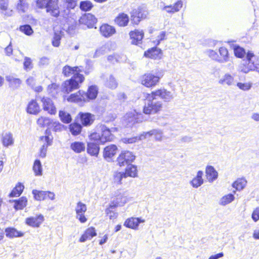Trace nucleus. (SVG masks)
I'll list each match as a JSON object with an SVG mask.
<instances>
[{
    "instance_id": "49530a36",
    "label": "nucleus",
    "mask_w": 259,
    "mask_h": 259,
    "mask_svg": "<svg viewBox=\"0 0 259 259\" xmlns=\"http://www.w3.org/2000/svg\"><path fill=\"white\" fill-rule=\"evenodd\" d=\"M32 169L35 176H39L42 175V169L40 161L38 159H36L32 166Z\"/></svg>"
},
{
    "instance_id": "5701e85b",
    "label": "nucleus",
    "mask_w": 259,
    "mask_h": 259,
    "mask_svg": "<svg viewBox=\"0 0 259 259\" xmlns=\"http://www.w3.org/2000/svg\"><path fill=\"white\" fill-rule=\"evenodd\" d=\"M97 235V230L94 227L91 226L87 228L79 237V242H84L87 240L92 239Z\"/></svg>"
},
{
    "instance_id": "e433bc0d",
    "label": "nucleus",
    "mask_w": 259,
    "mask_h": 259,
    "mask_svg": "<svg viewBox=\"0 0 259 259\" xmlns=\"http://www.w3.org/2000/svg\"><path fill=\"white\" fill-rule=\"evenodd\" d=\"M70 148L74 152L79 153L84 151L85 144L82 142L75 141L70 144Z\"/></svg>"
},
{
    "instance_id": "1a4fd4ad",
    "label": "nucleus",
    "mask_w": 259,
    "mask_h": 259,
    "mask_svg": "<svg viewBox=\"0 0 259 259\" xmlns=\"http://www.w3.org/2000/svg\"><path fill=\"white\" fill-rule=\"evenodd\" d=\"M207 55L212 60L220 63H223L228 61L229 53L227 49L224 47H220L219 53L213 50L207 51Z\"/></svg>"
},
{
    "instance_id": "6ab92c4d",
    "label": "nucleus",
    "mask_w": 259,
    "mask_h": 259,
    "mask_svg": "<svg viewBox=\"0 0 259 259\" xmlns=\"http://www.w3.org/2000/svg\"><path fill=\"white\" fill-rule=\"evenodd\" d=\"M34 198L37 201H43L46 199L53 200L55 199V194L50 191H38L33 190L32 191Z\"/></svg>"
},
{
    "instance_id": "9b49d317",
    "label": "nucleus",
    "mask_w": 259,
    "mask_h": 259,
    "mask_svg": "<svg viewBox=\"0 0 259 259\" xmlns=\"http://www.w3.org/2000/svg\"><path fill=\"white\" fill-rule=\"evenodd\" d=\"M135 158L133 152L127 150L122 151L116 159L117 164L120 167L129 165L135 160Z\"/></svg>"
},
{
    "instance_id": "c85d7f7f",
    "label": "nucleus",
    "mask_w": 259,
    "mask_h": 259,
    "mask_svg": "<svg viewBox=\"0 0 259 259\" xmlns=\"http://www.w3.org/2000/svg\"><path fill=\"white\" fill-rule=\"evenodd\" d=\"M183 1L181 0H179L172 5L164 6L163 7V9L165 10L167 13L174 14L180 11V10L183 7Z\"/></svg>"
},
{
    "instance_id": "de8ad7c7",
    "label": "nucleus",
    "mask_w": 259,
    "mask_h": 259,
    "mask_svg": "<svg viewBox=\"0 0 259 259\" xmlns=\"http://www.w3.org/2000/svg\"><path fill=\"white\" fill-rule=\"evenodd\" d=\"M117 207H114L109 203L107 207L105 209V213L110 220L114 219L117 217V213L114 210Z\"/></svg>"
},
{
    "instance_id": "cd10ccee",
    "label": "nucleus",
    "mask_w": 259,
    "mask_h": 259,
    "mask_svg": "<svg viewBox=\"0 0 259 259\" xmlns=\"http://www.w3.org/2000/svg\"><path fill=\"white\" fill-rule=\"evenodd\" d=\"M141 114L136 112L135 110L128 112L125 115V120L127 123L134 124L139 122Z\"/></svg>"
},
{
    "instance_id": "8fccbe9b",
    "label": "nucleus",
    "mask_w": 259,
    "mask_h": 259,
    "mask_svg": "<svg viewBox=\"0 0 259 259\" xmlns=\"http://www.w3.org/2000/svg\"><path fill=\"white\" fill-rule=\"evenodd\" d=\"M7 80L9 82L10 87L12 88L19 87L22 82L19 78H14L11 76L7 77Z\"/></svg>"
},
{
    "instance_id": "bf43d9fd",
    "label": "nucleus",
    "mask_w": 259,
    "mask_h": 259,
    "mask_svg": "<svg viewBox=\"0 0 259 259\" xmlns=\"http://www.w3.org/2000/svg\"><path fill=\"white\" fill-rule=\"evenodd\" d=\"M106 83L108 87L111 89H114L117 86V82L116 79L112 75L107 79Z\"/></svg>"
},
{
    "instance_id": "dca6fc26",
    "label": "nucleus",
    "mask_w": 259,
    "mask_h": 259,
    "mask_svg": "<svg viewBox=\"0 0 259 259\" xmlns=\"http://www.w3.org/2000/svg\"><path fill=\"white\" fill-rule=\"evenodd\" d=\"M130 38L131 40V44L133 45L138 46L142 43L144 37V32L143 30L135 29L129 32Z\"/></svg>"
},
{
    "instance_id": "f704fd0d",
    "label": "nucleus",
    "mask_w": 259,
    "mask_h": 259,
    "mask_svg": "<svg viewBox=\"0 0 259 259\" xmlns=\"http://www.w3.org/2000/svg\"><path fill=\"white\" fill-rule=\"evenodd\" d=\"M53 137L51 131L47 129L45 132V136L39 137V140L44 143V145L51 146L53 143Z\"/></svg>"
},
{
    "instance_id": "37998d69",
    "label": "nucleus",
    "mask_w": 259,
    "mask_h": 259,
    "mask_svg": "<svg viewBox=\"0 0 259 259\" xmlns=\"http://www.w3.org/2000/svg\"><path fill=\"white\" fill-rule=\"evenodd\" d=\"M2 142L5 147H8L13 145L14 140L12 135L10 133H6L3 134Z\"/></svg>"
},
{
    "instance_id": "4be33fe9",
    "label": "nucleus",
    "mask_w": 259,
    "mask_h": 259,
    "mask_svg": "<svg viewBox=\"0 0 259 259\" xmlns=\"http://www.w3.org/2000/svg\"><path fill=\"white\" fill-rule=\"evenodd\" d=\"M67 101L69 103L78 104L83 105L85 103L83 97V91L78 90L75 93L71 94L67 98Z\"/></svg>"
},
{
    "instance_id": "7c9ffc66",
    "label": "nucleus",
    "mask_w": 259,
    "mask_h": 259,
    "mask_svg": "<svg viewBox=\"0 0 259 259\" xmlns=\"http://www.w3.org/2000/svg\"><path fill=\"white\" fill-rule=\"evenodd\" d=\"M100 150V146L97 143L89 142L87 144V152L90 156L98 157Z\"/></svg>"
},
{
    "instance_id": "0e129e2a",
    "label": "nucleus",
    "mask_w": 259,
    "mask_h": 259,
    "mask_svg": "<svg viewBox=\"0 0 259 259\" xmlns=\"http://www.w3.org/2000/svg\"><path fill=\"white\" fill-rule=\"evenodd\" d=\"M48 146L42 145L41 148L40 149L38 156L40 158H45L46 156L47 148Z\"/></svg>"
},
{
    "instance_id": "f3484780",
    "label": "nucleus",
    "mask_w": 259,
    "mask_h": 259,
    "mask_svg": "<svg viewBox=\"0 0 259 259\" xmlns=\"http://www.w3.org/2000/svg\"><path fill=\"white\" fill-rule=\"evenodd\" d=\"M45 218L42 214H38L35 216H30L25 220V224L33 228H38L44 222Z\"/></svg>"
},
{
    "instance_id": "f8f14e48",
    "label": "nucleus",
    "mask_w": 259,
    "mask_h": 259,
    "mask_svg": "<svg viewBox=\"0 0 259 259\" xmlns=\"http://www.w3.org/2000/svg\"><path fill=\"white\" fill-rule=\"evenodd\" d=\"M76 119L80 122L83 127H88L90 126L94 123L95 120V116L90 112H79L77 114Z\"/></svg>"
},
{
    "instance_id": "6e6d98bb",
    "label": "nucleus",
    "mask_w": 259,
    "mask_h": 259,
    "mask_svg": "<svg viewBox=\"0 0 259 259\" xmlns=\"http://www.w3.org/2000/svg\"><path fill=\"white\" fill-rule=\"evenodd\" d=\"M50 126L52 130L55 132L61 131L63 127V125L58 121H54L52 119Z\"/></svg>"
},
{
    "instance_id": "f257e3e1",
    "label": "nucleus",
    "mask_w": 259,
    "mask_h": 259,
    "mask_svg": "<svg viewBox=\"0 0 259 259\" xmlns=\"http://www.w3.org/2000/svg\"><path fill=\"white\" fill-rule=\"evenodd\" d=\"M81 72L79 67L77 66L71 67L66 65L63 67L62 74L65 77H68L72 75L70 78L63 82L61 88V91L63 93L69 94L80 87V84L85 80V77L80 73Z\"/></svg>"
},
{
    "instance_id": "e2e57ef3",
    "label": "nucleus",
    "mask_w": 259,
    "mask_h": 259,
    "mask_svg": "<svg viewBox=\"0 0 259 259\" xmlns=\"http://www.w3.org/2000/svg\"><path fill=\"white\" fill-rule=\"evenodd\" d=\"M9 0H0V10L6 12L8 10Z\"/></svg>"
},
{
    "instance_id": "680f3d73",
    "label": "nucleus",
    "mask_w": 259,
    "mask_h": 259,
    "mask_svg": "<svg viewBox=\"0 0 259 259\" xmlns=\"http://www.w3.org/2000/svg\"><path fill=\"white\" fill-rule=\"evenodd\" d=\"M251 218L254 222L259 220V206L256 207L252 211Z\"/></svg>"
},
{
    "instance_id": "5fc2aeb1",
    "label": "nucleus",
    "mask_w": 259,
    "mask_h": 259,
    "mask_svg": "<svg viewBox=\"0 0 259 259\" xmlns=\"http://www.w3.org/2000/svg\"><path fill=\"white\" fill-rule=\"evenodd\" d=\"M33 67L32 61L30 58L25 57L23 62L24 69L27 71L32 69Z\"/></svg>"
},
{
    "instance_id": "423d86ee",
    "label": "nucleus",
    "mask_w": 259,
    "mask_h": 259,
    "mask_svg": "<svg viewBox=\"0 0 259 259\" xmlns=\"http://www.w3.org/2000/svg\"><path fill=\"white\" fill-rule=\"evenodd\" d=\"M148 12L141 7H138L132 10L130 13L131 25L133 27L138 26L140 22L148 18Z\"/></svg>"
},
{
    "instance_id": "7ed1b4c3",
    "label": "nucleus",
    "mask_w": 259,
    "mask_h": 259,
    "mask_svg": "<svg viewBox=\"0 0 259 259\" xmlns=\"http://www.w3.org/2000/svg\"><path fill=\"white\" fill-rule=\"evenodd\" d=\"M96 128L97 130H100L101 132L95 131L92 133L89 136L90 140L98 142L102 144L113 141L114 137L111 133V131L105 125L99 124Z\"/></svg>"
},
{
    "instance_id": "69168bd1",
    "label": "nucleus",
    "mask_w": 259,
    "mask_h": 259,
    "mask_svg": "<svg viewBox=\"0 0 259 259\" xmlns=\"http://www.w3.org/2000/svg\"><path fill=\"white\" fill-rule=\"evenodd\" d=\"M65 3L67 8L73 9L76 5V0H65Z\"/></svg>"
},
{
    "instance_id": "4468645a",
    "label": "nucleus",
    "mask_w": 259,
    "mask_h": 259,
    "mask_svg": "<svg viewBox=\"0 0 259 259\" xmlns=\"http://www.w3.org/2000/svg\"><path fill=\"white\" fill-rule=\"evenodd\" d=\"M42 109L50 115H55L57 113V108L54 102L49 97H42L40 99Z\"/></svg>"
},
{
    "instance_id": "b1692460",
    "label": "nucleus",
    "mask_w": 259,
    "mask_h": 259,
    "mask_svg": "<svg viewBox=\"0 0 259 259\" xmlns=\"http://www.w3.org/2000/svg\"><path fill=\"white\" fill-rule=\"evenodd\" d=\"M144 222L145 220L141 218L131 217L125 220L123 225L127 228L137 230L138 229L139 224Z\"/></svg>"
},
{
    "instance_id": "2eb2a0df",
    "label": "nucleus",
    "mask_w": 259,
    "mask_h": 259,
    "mask_svg": "<svg viewBox=\"0 0 259 259\" xmlns=\"http://www.w3.org/2000/svg\"><path fill=\"white\" fill-rule=\"evenodd\" d=\"M79 23L80 25L85 26L89 28L95 27L97 22V19L91 13H86L82 15L79 19Z\"/></svg>"
},
{
    "instance_id": "ddd939ff",
    "label": "nucleus",
    "mask_w": 259,
    "mask_h": 259,
    "mask_svg": "<svg viewBox=\"0 0 259 259\" xmlns=\"http://www.w3.org/2000/svg\"><path fill=\"white\" fill-rule=\"evenodd\" d=\"M87 210L86 204L79 201L76 203L75 211L76 219L81 224L86 223L88 221V217L85 215Z\"/></svg>"
},
{
    "instance_id": "58836bf2",
    "label": "nucleus",
    "mask_w": 259,
    "mask_h": 259,
    "mask_svg": "<svg viewBox=\"0 0 259 259\" xmlns=\"http://www.w3.org/2000/svg\"><path fill=\"white\" fill-rule=\"evenodd\" d=\"M125 177H128L135 178L138 176V169L137 166L131 164L127 166L125 169L124 172Z\"/></svg>"
},
{
    "instance_id": "338daca9",
    "label": "nucleus",
    "mask_w": 259,
    "mask_h": 259,
    "mask_svg": "<svg viewBox=\"0 0 259 259\" xmlns=\"http://www.w3.org/2000/svg\"><path fill=\"white\" fill-rule=\"evenodd\" d=\"M119 56L117 54H112L109 55L107 57L108 61L111 63H114L118 61Z\"/></svg>"
},
{
    "instance_id": "79ce46f5",
    "label": "nucleus",
    "mask_w": 259,
    "mask_h": 259,
    "mask_svg": "<svg viewBox=\"0 0 259 259\" xmlns=\"http://www.w3.org/2000/svg\"><path fill=\"white\" fill-rule=\"evenodd\" d=\"M59 117L61 121L66 124L70 123L72 120L70 114L64 110H60L59 111Z\"/></svg>"
},
{
    "instance_id": "ea45409f",
    "label": "nucleus",
    "mask_w": 259,
    "mask_h": 259,
    "mask_svg": "<svg viewBox=\"0 0 259 259\" xmlns=\"http://www.w3.org/2000/svg\"><path fill=\"white\" fill-rule=\"evenodd\" d=\"M202 176L203 172L200 170L198 171L196 176L191 182V185L193 187L197 188L202 184L203 182Z\"/></svg>"
},
{
    "instance_id": "a19ab883",
    "label": "nucleus",
    "mask_w": 259,
    "mask_h": 259,
    "mask_svg": "<svg viewBox=\"0 0 259 259\" xmlns=\"http://www.w3.org/2000/svg\"><path fill=\"white\" fill-rule=\"evenodd\" d=\"M246 183L247 181L244 178H238L232 183V186L236 190L240 191L245 187Z\"/></svg>"
},
{
    "instance_id": "774afa93",
    "label": "nucleus",
    "mask_w": 259,
    "mask_h": 259,
    "mask_svg": "<svg viewBox=\"0 0 259 259\" xmlns=\"http://www.w3.org/2000/svg\"><path fill=\"white\" fill-rule=\"evenodd\" d=\"M59 88V85L55 83H52L49 84L48 87V90L51 93L55 91H57Z\"/></svg>"
},
{
    "instance_id": "39448f33",
    "label": "nucleus",
    "mask_w": 259,
    "mask_h": 259,
    "mask_svg": "<svg viewBox=\"0 0 259 259\" xmlns=\"http://www.w3.org/2000/svg\"><path fill=\"white\" fill-rule=\"evenodd\" d=\"M160 77L152 72H148L142 74L140 78V83L147 88L152 89L159 82Z\"/></svg>"
},
{
    "instance_id": "13d9d810",
    "label": "nucleus",
    "mask_w": 259,
    "mask_h": 259,
    "mask_svg": "<svg viewBox=\"0 0 259 259\" xmlns=\"http://www.w3.org/2000/svg\"><path fill=\"white\" fill-rule=\"evenodd\" d=\"M234 199V196L232 194H227L223 196L221 199V203L222 205H226L233 201Z\"/></svg>"
},
{
    "instance_id": "2f4dec72",
    "label": "nucleus",
    "mask_w": 259,
    "mask_h": 259,
    "mask_svg": "<svg viewBox=\"0 0 259 259\" xmlns=\"http://www.w3.org/2000/svg\"><path fill=\"white\" fill-rule=\"evenodd\" d=\"M10 202H13L14 208L15 210H22L25 207L27 204V199L25 196L20 197L17 199L13 200Z\"/></svg>"
},
{
    "instance_id": "3c124183",
    "label": "nucleus",
    "mask_w": 259,
    "mask_h": 259,
    "mask_svg": "<svg viewBox=\"0 0 259 259\" xmlns=\"http://www.w3.org/2000/svg\"><path fill=\"white\" fill-rule=\"evenodd\" d=\"M234 81L233 77L229 74H226L224 77L219 80V83L224 84H227L229 85H231Z\"/></svg>"
},
{
    "instance_id": "f03ea898",
    "label": "nucleus",
    "mask_w": 259,
    "mask_h": 259,
    "mask_svg": "<svg viewBox=\"0 0 259 259\" xmlns=\"http://www.w3.org/2000/svg\"><path fill=\"white\" fill-rule=\"evenodd\" d=\"M36 6L40 9H45L46 13L53 19L67 21L69 14L61 11L59 0H36Z\"/></svg>"
},
{
    "instance_id": "4d7b16f0",
    "label": "nucleus",
    "mask_w": 259,
    "mask_h": 259,
    "mask_svg": "<svg viewBox=\"0 0 259 259\" xmlns=\"http://www.w3.org/2000/svg\"><path fill=\"white\" fill-rule=\"evenodd\" d=\"M29 4L27 2V0H19L17 8L22 12H25L28 8Z\"/></svg>"
},
{
    "instance_id": "412c9836",
    "label": "nucleus",
    "mask_w": 259,
    "mask_h": 259,
    "mask_svg": "<svg viewBox=\"0 0 259 259\" xmlns=\"http://www.w3.org/2000/svg\"><path fill=\"white\" fill-rule=\"evenodd\" d=\"M98 94L96 85H92L88 87L87 92L83 91V97L85 103L90 102L96 99Z\"/></svg>"
},
{
    "instance_id": "864d4df0",
    "label": "nucleus",
    "mask_w": 259,
    "mask_h": 259,
    "mask_svg": "<svg viewBox=\"0 0 259 259\" xmlns=\"http://www.w3.org/2000/svg\"><path fill=\"white\" fill-rule=\"evenodd\" d=\"M125 174L123 172L116 171L114 173L113 176V180L115 183L121 185L122 184V179L125 178Z\"/></svg>"
},
{
    "instance_id": "c756f323",
    "label": "nucleus",
    "mask_w": 259,
    "mask_h": 259,
    "mask_svg": "<svg viewBox=\"0 0 259 259\" xmlns=\"http://www.w3.org/2000/svg\"><path fill=\"white\" fill-rule=\"evenodd\" d=\"M83 126L77 122H73L68 125L69 132L73 136H77L81 134Z\"/></svg>"
},
{
    "instance_id": "a211bd4d",
    "label": "nucleus",
    "mask_w": 259,
    "mask_h": 259,
    "mask_svg": "<svg viewBox=\"0 0 259 259\" xmlns=\"http://www.w3.org/2000/svg\"><path fill=\"white\" fill-rule=\"evenodd\" d=\"M99 30L100 34L105 38H109L116 33L114 26L106 23L101 25Z\"/></svg>"
},
{
    "instance_id": "20e7f679",
    "label": "nucleus",
    "mask_w": 259,
    "mask_h": 259,
    "mask_svg": "<svg viewBox=\"0 0 259 259\" xmlns=\"http://www.w3.org/2000/svg\"><path fill=\"white\" fill-rule=\"evenodd\" d=\"M247 63L240 66L241 71L247 73L250 71L259 72V56L255 55L252 51H248L246 54Z\"/></svg>"
},
{
    "instance_id": "603ef678",
    "label": "nucleus",
    "mask_w": 259,
    "mask_h": 259,
    "mask_svg": "<svg viewBox=\"0 0 259 259\" xmlns=\"http://www.w3.org/2000/svg\"><path fill=\"white\" fill-rule=\"evenodd\" d=\"M19 30L25 35L30 36L33 33V30L31 27L28 24L21 25L19 27Z\"/></svg>"
},
{
    "instance_id": "a18cd8bd",
    "label": "nucleus",
    "mask_w": 259,
    "mask_h": 259,
    "mask_svg": "<svg viewBox=\"0 0 259 259\" xmlns=\"http://www.w3.org/2000/svg\"><path fill=\"white\" fill-rule=\"evenodd\" d=\"M52 122V119L40 116L36 121L37 124L40 127H45L50 125Z\"/></svg>"
},
{
    "instance_id": "c9c22d12",
    "label": "nucleus",
    "mask_w": 259,
    "mask_h": 259,
    "mask_svg": "<svg viewBox=\"0 0 259 259\" xmlns=\"http://www.w3.org/2000/svg\"><path fill=\"white\" fill-rule=\"evenodd\" d=\"M205 173L206 178L209 182H212L218 178V172L212 166H207Z\"/></svg>"
},
{
    "instance_id": "6e6552de",
    "label": "nucleus",
    "mask_w": 259,
    "mask_h": 259,
    "mask_svg": "<svg viewBox=\"0 0 259 259\" xmlns=\"http://www.w3.org/2000/svg\"><path fill=\"white\" fill-rule=\"evenodd\" d=\"M159 98L164 102H169L173 98L171 92L164 88H159L147 94L148 100H156Z\"/></svg>"
},
{
    "instance_id": "4c0bfd02",
    "label": "nucleus",
    "mask_w": 259,
    "mask_h": 259,
    "mask_svg": "<svg viewBox=\"0 0 259 259\" xmlns=\"http://www.w3.org/2000/svg\"><path fill=\"white\" fill-rule=\"evenodd\" d=\"M93 3L90 0H84L80 2L79 8L82 12H89L94 8Z\"/></svg>"
},
{
    "instance_id": "473e14b6",
    "label": "nucleus",
    "mask_w": 259,
    "mask_h": 259,
    "mask_svg": "<svg viewBox=\"0 0 259 259\" xmlns=\"http://www.w3.org/2000/svg\"><path fill=\"white\" fill-rule=\"evenodd\" d=\"M5 231L6 236L10 238L22 237L24 234L23 232L18 231L13 227L6 228Z\"/></svg>"
},
{
    "instance_id": "72a5a7b5",
    "label": "nucleus",
    "mask_w": 259,
    "mask_h": 259,
    "mask_svg": "<svg viewBox=\"0 0 259 259\" xmlns=\"http://www.w3.org/2000/svg\"><path fill=\"white\" fill-rule=\"evenodd\" d=\"M24 189V186L22 183H17L15 186L13 188L9 196L10 197H18L22 193Z\"/></svg>"
},
{
    "instance_id": "09e8293b",
    "label": "nucleus",
    "mask_w": 259,
    "mask_h": 259,
    "mask_svg": "<svg viewBox=\"0 0 259 259\" xmlns=\"http://www.w3.org/2000/svg\"><path fill=\"white\" fill-rule=\"evenodd\" d=\"M63 35V32L59 31L55 32L52 39V45L55 47H58L60 46V41Z\"/></svg>"
},
{
    "instance_id": "052dcab7",
    "label": "nucleus",
    "mask_w": 259,
    "mask_h": 259,
    "mask_svg": "<svg viewBox=\"0 0 259 259\" xmlns=\"http://www.w3.org/2000/svg\"><path fill=\"white\" fill-rule=\"evenodd\" d=\"M237 86L239 88V89L246 91H248L252 87V83L251 82H238L237 83Z\"/></svg>"
},
{
    "instance_id": "393cba45",
    "label": "nucleus",
    "mask_w": 259,
    "mask_h": 259,
    "mask_svg": "<svg viewBox=\"0 0 259 259\" xmlns=\"http://www.w3.org/2000/svg\"><path fill=\"white\" fill-rule=\"evenodd\" d=\"M144 57L151 59H159L162 56V50L156 47H154L148 49L144 52Z\"/></svg>"
},
{
    "instance_id": "c03bdc74",
    "label": "nucleus",
    "mask_w": 259,
    "mask_h": 259,
    "mask_svg": "<svg viewBox=\"0 0 259 259\" xmlns=\"http://www.w3.org/2000/svg\"><path fill=\"white\" fill-rule=\"evenodd\" d=\"M233 51L234 55L238 58L242 59L246 56L247 52L245 50L238 45L234 46Z\"/></svg>"
},
{
    "instance_id": "0eeeda50",
    "label": "nucleus",
    "mask_w": 259,
    "mask_h": 259,
    "mask_svg": "<svg viewBox=\"0 0 259 259\" xmlns=\"http://www.w3.org/2000/svg\"><path fill=\"white\" fill-rule=\"evenodd\" d=\"M145 100L148 101L143 107V112L146 115L155 114L162 111L163 105L160 101L153 102L154 100H148L147 98V94L145 96Z\"/></svg>"
},
{
    "instance_id": "bb28decb",
    "label": "nucleus",
    "mask_w": 259,
    "mask_h": 259,
    "mask_svg": "<svg viewBox=\"0 0 259 259\" xmlns=\"http://www.w3.org/2000/svg\"><path fill=\"white\" fill-rule=\"evenodd\" d=\"M118 148L116 145L110 144L105 147L103 151V156L106 159H111L117 153Z\"/></svg>"
},
{
    "instance_id": "9d476101",
    "label": "nucleus",
    "mask_w": 259,
    "mask_h": 259,
    "mask_svg": "<svg viewBox=\"0 0 259 259\" xmlns=\"http://www.w3.org/2000/svg\"><path fill=\"white\" fill-rule=\"evenodd\" d=\"M128 201V198L123 192L117 191L111 197L110 204L114 207H122Z\"/></svg>"
},
{
    "instance_id": "a878e982",
    "label": "nucleus",
    "mask_w": 259,
    "mask_h": 259,
    "mask_svg": "<svg viewBox=\"0 0 259 259\" xmlns=\"http://www.w3.org/2000/svg\"><path fill=\"white\" fill-rule=\"evenodd\" d=\"M26 111L28 114L37 115L40 112L41 108L36 100L32 99L28 102Z\"/></svg>"
},
{
    "instance_id": "aec40b11",
    "label": "nucleus",
    "mask_w": 259,
    "mask_h": 259,
    "mask_svg": "<svg viewBox=\"0 0 259 259\" xmlns=\"http://www.w3.org/2000/svg\"><path fill=\"white\" fill-rule=\"evenodd\" d=\"M130 21L128 14L124 12H121L115 17L114 23L119 27H125L128 26Z\"/></svg>"
}]
</instances>
